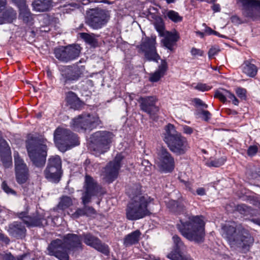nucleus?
Here are the masks:
<instances>
[{
	"label": "nucleus",
	"instance_id": "36",
	"mask_svg": "<svg viewBox=\"0 0 260 260\" xmlns=\"http://www.w3.org/2000/svg\"><path fill=\"white\" fill-rule=\"evenodd\" d=\"M243 72L247 76L253 77L257 72V67L248 61H246L243 64Z\"/></svg>",
	"mask_w": 260,
	"mask_h": 260
},
{
	"label": "nucleus",
	"instance_id": "43",
	"mask_svg": "<svg viewBox=\"0 0 260 260\" xmlns=\"http://www.w3.org/2000/svg\"><path fill=\"white\" fill-rule=\"evenodd\" d=\"M172 240L175 244L176 249H179L183 245V243L181 240V238L177 235H175L172 237Z\"/></svg>",
	"mask_w": 260,
	"mask_h": 260
},
{
	"label": "nucleus",
	"instance_id": "5",
	"mask_svg": "<svg viewBox=\"0 0 260 260\" xmlns=\"http://www.w3.org/2000/svg\"><path fill=\"white\" fill-rule=\"evenodd\" d=\"M26 148L33 164L37 167H43L47 156L46 145L39 139L31 138L26 141Z\"/></svg>",
	"mask_w": 260,
	"mask_h": 260
},
{
	"label": "nucleus",
	"instance_id": "51",
	"mask_svg": "<svg viewBox=\"0 0 260 260\" xmlns=\"http://www.w3.org/2000/svg\"><path fill=\"white\" fill-rule=\"evenodd\" d=\"M183 132L187 135H191L193 132V129L188 126L185 125L183 127Z\"/></svg>",
	"mask_w": 260,
	"mask_h": 260
},
{
	"label": "nucleus",
	"instance_id": "40",
	"mask_svg": "<svg viewBox=\"0 0 260 260\" xmlns=\"http://www.w3.org/2000/svg\"><path fill=\"white\" fill-rule=\"evenodd\" d=\"M154 25L155 26V27L156 29V30L158 32L159 35H164V33L166 31L165 30V26H164V23L162 21V19L158 17L155 19Z\"/></svg>",
	"mask_w": 260,
	"mask_h": 260
},
{
	"label": "nucleus",
	"instance_id": "12",
	"mask_svg": "<svg viewBox=\"0 0 260 260\" xmlns=\"http://www.w3.org/2000/svg\"><path fill=\"white\" fill-rule=\"evenodd\" d=\"M237 4L245 16L253 19L260 17L259 0H237Z\"/></svg>",
	"mask_w": 260,
	"mask_h": 260
},
{
	"label": "nucleus",
	"instance_id": "7",
	"mask_svg": "<svg viewBox=\"0 0 260 260\" xmlns=\"http://www.w3.org/2000/svg\"><path fill=\"white\" fill-rule=\"evenodd\" d=\"M113 138V134L109 131H98L94 133L92 135L93 150L98 154L105 153L110 149Z\"/></svg>",
	"mask_w": 260,
	"mask_h": 260
},
{
	"label": "nucleus",
	"instance_id": "14",
	"mask_svg": "<svg viewBox=\"0 0 260 260\" xmlns=\"http://www.w3.org/2000/svg\"><path fill=\"white\" fill-rule=\"evenodd\" d=\"M80 47L78 45L61 47L54 50L55 57L60 61L68 62L79 56Z\"/></svg>",
	"mask_w": 260,
	"mask_h": 260
},
{
	"label": "nucleus",
	"instance_id": "4",
	"mask_svg": "<svg viewBox=\"0 0 260 260\" xmlns=\"http://www.w3.org/2000/svg\"><path fill=\"white\" fill-rule=\"evenodd\" d=\"M84 188L85 191L82 193L81 197L82 203L84 205L83 208H79L76 211L71 215L73 219H77L82 216L91 217L96 215L95 210L91 206L87 205L91 202L92 197L102 194V188L97 184L91 177L85 176Z\"/></svg>",
	"mask_w": 260,
	"mask_h": 260
},
{
	"label": "nucleus",
	"instance_id": "8",
	"mask_svg": "<svg viewBox=\"0 0 260 260\" xmlns=\"http://www.w3.org/2000/svg\"><path fill=\"white\" fill-rule=\"evenodd\" d=\"M108 12L100 9H90L87 13L86 23L92 28H101L108 22L109 19Z\"/></svg>",
	"mask_w": 260,
	"mask_h": 260
},
{
	"label": "nucleus",
	"instance_id": "31",
	"mask_svg": "<svg viewBox=\"0 0 260 260\" xmlns=\"http://www.w3.org/2000/svg\"><path fill=\"white\" fill-rule=\"evenodd\" d=\"M0 141L2 146L5 149L4 154L0 152L1 159L5 167L8 168L12 166V159L10 154V147H9L5 140L1 139Z\"/></svg>",
	"mask_w": 260,
	"mask_h": 260
},
{
	"label": "nucleus",
	"instance_id": "27",
	"mask_svg": "<svg viewBox=\"0 0 260 260\" xmlns=\"http://www.w3.org/2000/svg\"><path fill=\"white\" fill-rule=\"evenodd\" d=\"M52 0H34L32 3L33 9L39 12L49 11L52 7Z\"/></svg>",
	"mask_w": 260,
	"mask_h": 260
},
{
	"label": "nucleus",
	"instance_id": "61",
	"mask_svg": "<svg viewBox=\"0 0 260 260\" xmlns=\"http://www.w3.org/2000/svg\"><path fill=\"white\" fill-rule=\"evenodd\" d=\"M15 3L17 4H20V5L24 4V0H12Z\"/></svg>",
	"mask_w": 260,
	"mask_h": 260
},
{
	"label": "nucleus",
	"instance_id": "35",
	"mask_svg": "<svg viewBox=\"0 0 260 260\" xmlns=\"http://www.w3.org/2000/svg\"><path fill=\"white\" fill-rule=\"evenodd\" d=\"M17 17V13L12 8H8L3 14L2 23H11Z\"/></svg>",
	"mask_w": 260,
	"mask_h": 260
},
{
	"label": "nucleus",
	"instance_id": "11",
	"mask_svg": "<svg viewBox=\"0 0 260 260\" xmlns=\"http://www.w3.org/2000/svg\"><path fill=\"white\" fill-rule=\"evenodd\" d=\"M61 160L58 155L52 156L48 160L44 171L45 177L53 182H58L61 176Z\"/></svg>",
	"mask_w": 260,
	"mask_h": 260
},
{
	"label": "nucleus",
	"instance_id": "20",
	"mask_svg": "<svg viewBox=\"0 0 260 260\" xmlns=\"http://www.w3.org/2000/svg\"><path fill=\"white\" fill-rule=\"evenodd\" d=\"M170 150L177 155H182L186 152L189 147L185 138L182 135L167 144Z\"/></svg>",
	"mask_w": 260,
	"mask_h": 260
},
{
	"label": "nucleus",
	"instance_id": "26",
	"mask_svg": "<svg viewBox=\"0 0 260 260\" xmlns=\"http://www.w3.org/2000/svg\"><path fill=\"white\" fill-rule=\"evenodd\" d=\"M160 36L164 37V39L162 40L164 45L170 50H173V45L179 38L177 32H172L168 31H165L164 35H161Z\"/></svg>",
	"mask_w": 260,
	"mask_h": 260
},
{
	"label": "nucleus",
	"instance_id": "60",
	"mask_svg": "<svg viewBox=\"0 0 260 260\" xmlns=\"http://www.w3.org/2000/svg\"><path fill=\"white\" fill-rule=\"evenodd\" d=\"M212 10L215 12H217L220 11V8L219 5H218V4H214L213 5V6H212Z\"/></svg>",
	"mask_w": 260,
	"mask_h": 260
},
{
	"label": "nucleus",
	"instance_id": "21",
	"mask_svg": "<svg viewBox=\"0 0 260 260\" xmlns=\"http://www.w3.org/2000/svg\"><path fill=\"white\" fill-rule=\"evenodd\" d=\"M81 238L84 243L87 245L105 254L109 252L108 246L103 244L98 237L94 236L90 233L83 234L81 235Z\"/></svg>",
	"mask_w": 260,
	"mask_h": 260
},
{
	"label": "nucleus",
	"instance_id": "38",
	"mask_svg": "<svg viewBox=\"0 0 260 260\" xmlns=\"http://www.w3.org/2000/svg\"><path fill=\"white\" fill-rule=\"evenodd\" d=\"M80 37L90 46L95 47L97 45L98 41L96 38L98 37V35L82 32L80 34Z\"/></svg>",
	"mask_w": 260,
	"mask_h": 260
},
{
	"label": "nucleus",
	"instance_id": "3",
	"mask_svg": "<svg viewBox=\"0 0 260 260\" xmlns=\"http://www.w3.org/2000/svg\"><path fill=\"white\" fill-rule=\"evenodd\" d=\"M179 218L180 223L177 226L182 235L190 241L203 242L205 235V223L203 216L183 215Z\"/></svg>",
	"mask_w": 260,
	"mask_h": 260
},
{
	"label": "nucleus",
	"instance_id": "23",
	"mask_svg": "<svg viewBox=\"0 0 260 260\" xmlns=\"http://www.w3.org/2000/svg\"><path fill=\"white\" fill-rule=\"evenodd\" d=\"M7 231L10 236L21 239L25 237L26 233V230L24 225L18 221H14L10 224Z\"/></svg>",
	"mask_w": 260,
	"mask_h": 260
},
{
	"label": "nucleus",
	"instance_id": "25",
	"mask_svg": "<svg viewBox=\"0 0 260 260\" xmlns=\"http://www.w3.org/2000/svg\"><path fill=\"white\" fill-rule=\"evenodd\" d=\"M168 70V64L165 60H161L158 69L154 73L150 74L149 80L152 82L158 81L165 74Z\"/></svg>",
	"mask_w": 260,
	"mask_h": 260
},
{
	"label": "nucleus",
	"instance_id": "13",
	"mask_svg": "<svg viewBox=\"0 0 260 260\" xmlns=\"http://www.w3.org/2000/svg\"><path fill=\"white\" fill-rule=\"evenodd\" d=\"M156 37L147 38L138 47L140 50L144 53L145 59L148 61L157 62L160 59L159 55L156 52Z\"/></svg>",
	"mask_w": 260,
	"mask_h": 260
},
{
	"label": "nucleus",
	"instance_id": "19",
	"mask_svg": "<svg viewBox=\"0 0 260 260\" xmlns=\"http://www.w3.org/2000/svg\"><path fill=\"white\" fill-rule=\"evenodd\" d=\"M140 109L150 116L157 113L159 108L156 106L157 99L155 96H140L137 100Z\"/></svg>",
	"mask_w": 260,
	"mask_h": 260
},
{
	"label": "nucleus",
	"instance_id": "32",
	"mask_svg": "<svg viewBox=\"0 0 260 260\" xmlns=\"http://www.w3.org/2000/svg\"><path fill=\"white\" fill-rule=\"evenodd\" d=\"M141 235V233L138 230L128 234L124 239V245L128 247L138 243Z\"/></svg>",
	"mask_w": 260,
	"mask_h": 260
},
{
	"label": "nucleus",
	"instance_id": "45",
	"mask_svg": "<svg viewBox=\"0 0 260 260\" xmlns=\"http://www.w3.org/2000/svg\"><path fill=\"white\" fill-rule=\"evenodd\" d=\"M236 92L238 96L242 100L246 99V90L242 88H238L236 89Z\"/></svg>",
	"mask_w": 260,
	"mask_h": 260
},
{
	"label": "nucleus",
	"instance_id": "59",
	"mask_svg": "<svg viewBox=\"0 0 260 260\" xmlns=\"http://www.w3.org/2000/svg\"><path fill=\"white\" fill-rule=\"evenodd\" d=\"M231 20L232 22L239 24L240 23L239 18L236 16H234L231 17Z\"/></svg>",
	"mask_w": 260,
	"mask_h": 260
},
{
	"label": "nucleus",
	"instance_id": "58",
	"mask_svg": "<svg viewBox=\"0 0 260 260\" xmlns=\"http://www.w3.org/2000/svg\"><path fill=\"white\" fill-rule=\"evenodd\" d=\"M197 193L198 195H200V196H204L205 194V189L204 188H202V187H201V188H199L197 190Z\"/></svg>",
	"mask_w": 260,
	"mask_h": 260
},
{
	"label": "nucleus",
	"instance_id": "63",
	"mask_svg": "<svg viewBox=\"0 0 260 260\" xmlns=\"http://www.w3.org/2000/svg\"><path fill=\"white\" fill-rule=\"evenodd\" d=\"M246 207V206H245L244 205H241V206H239L238 207V209L239 211H241L242 209L243 210H245Z\"/></svg>",
	"mask_w": 260,
	"mask_h": 260
},
{
	"label": "nucleus",
	"instance_id": "10",
	"mask_svg": "<svg viewBox=\"0 0 260 260\" xmlns=\"http://www.w3.org/2000/svg\"><path fill=\"white\" fill-rule=\"evenodd\" d=\"M99 119L90 114H82L74 118L71 126L75 130L91 129L99 124Z\"/></svg>",
	"mask_w": 260,
	"mask_h": 260
},
{
	"label": "nucleus",
	"instance_id": "6",
	"mask_svg": "<svg viewBox=\"0 0 260 260\" xmlns=\"http://www.w3.org/2000/svg\"><path fill=\"white\" fill-rule=\"evenodd\" d=\"M54 140L58 149L65 152L79 145L77 136L69 129L57 127L54 132Z\"/></svg>",
	"mask_w": 260,
	"mask_h": 260
},
{
	"label": "nucleus",
	"instance_id": "48",
	"mask_svg": "<svg viewBox=\"0 0 260 260\" xmlns=\"http://www.w3.org/2000/svg\"><path fill=\"white\" fill-rule=\"evenodd\" d=\"M193 102L195 103L197 107H201L203 108H207V105L205 104L201 99L196 98L193 100Z\"/></svg>",
	"mask_w": 260,
	"mask_h": 260
},
{
	"label": "nucleus",
	"instance_id": "52",
	"mask_svg": "<svg viewBox=\"0 0 260 260\" xmlns=\"http://www.w3.org/2000/svg\"><path fill=\"white\" fill-rule=\"evenodd\" d=\"M201 114L203 115L202 118L204 120L207 121L210 118L211 114L209 111L203 110L201 112Z\"/></svg>",
	"mask_w": 260,
	"mask_h": 260
},
{
	"label": "nucleus",
	"instance_id": "39",
	"mask_svg": "<svg viewBox=\"0 0 260 260\" xmlns=\"http://www.w3.org/2000/svg\"><path fill=\"white\" fill-rule=\"evenodd\" d=\"M19 17L25 22L29 21L31 18L30 13L24 3L20 5Z\"/></svg>",
	"mask_w": 260,
	"mask_h": 260
},
{
	"label": "nucleus",
	"instance_id": "22",
	"mask_svg": "<svg viewBox=\"0 0 260 260\" xmlns=\"http://www.w3.org/2000/svg\"><path fill=\"white\" fill-rule=\"evenodd\" d=\"M17 215L27 227L40 226L43 225L44 219L38 214L29 216L27 212H21L18 213Z\"/></svg>",
	"mask_w": 260,
	"mask_h": 260
},
{
	"label": "nucleus",
	"instance_id": "2",
	"mask_svg": "<svg viewBox=\"0 0 260 260\" xmlns=\"http://www.w3.org/2000/svg\"><path fill=\"white\" fill-rule=\"evenodd\" d=\"M127 192L131 198L125 210L127 219L137 220L151 214L148 208L151 199L141 193V187L139 185H136L129 188Z\"/></svg>",
	"mask_w": 260,
	"mask_h": 260
},
{
	"label": "nucleus",
	"instance_id": "53",
	"mask_svg": "<svg viewBox=\"0 0 260 260\" xmlns=\"http://www.w3.org/2000/svg\"><path fill=\"white\" fill-rule=\"evenodd\" d=\"M2 187L4 190L7 193H12L14 192L12 189L9 188L5 182H3L2 183Z\"/></svg>",
	"mask_w": 260,
	"mask_h": 260
},
{
	"label": "nucleus",
	"instance_id": "17",
	"mask_svg": "<svg viewBox=\"0 0 260 260\" xmlns=\"http://www.w3.org/2000/svg\"><path fill=\"white\" fill-rule=\"evenodd\" d=\"M48 254L59 260H69V255L62 240L55 239L51 242L47 247Z\"/></svg>",
	"mask_w": 260,
	"mask_h": 260
},
{
	"label": "nucleus",
	"instance_id": "30",
	"mask_svg": "<svg viewBox=\"0 0 260 260\" xmlns=\"http://www.w3.org/2000/svg\"><path fill=\"white\" fill-rule=\"evenodd\" d=\"M165 131L164 140L167 144L181 135L180 133L176 130L175 126L170 123L166 126Z\"/></svg>",
	"mask_w": 260,
	"mask_h": 260
},
{
	"label": "nucleus",
	"instance_id": "15",
	"mask_svg": "<svg viewBox=\"0 0 260 260\" xmlns=\"http://www.w3.org/2000/svg\"><path fill=\"white\" fill-rule=\"evenodd\" d=\"M157 159V166L161 171L169 173L174 169V159L166 148L162 147L159 149Z\"/></svg>",
	"mask_w": 260,
	"mask_h": 260
},
{
	"label": "nucleus",
	"instance_id": "47",
	"mask_svg": "<svg viewBox=\"0 0 260 260\" xmlns=\"http://www.w3.org/2000/svg\"><path fill=\"white\" fill-rule=\"evenodd\" d=\"M191 54L192 56H203L204 52L203 50L198 49L194 47L191 48L190 51Z\"/></svg>",
	"mask_w": 260,
	"mask_h": 260
},
{
	"label": "nucleus",
	"instance_id": "29",
	"mask_svg": "<svg viewBox=\"0 0 260 260\" xmlns=\"http://www.w3.org/2000/svg\"><path fill=\"white\" fill-rule=\"evenodd\" d=\"M66 100L68 105L74 110L79 109L82 105L80 99L72 91H69L66 93Z\"/></svg>",
	"mask_w": 260,
	"mask_h": 260
},
{
	"label": "nucleus",
	"instance_id": "28",
	"mask_svg": "<svg viewBox=\"0 0 260 260\" xmlns=\"http://www.w3.org/2000/svg\"><path fill=\"white\" fill-rule=\"evenodd\" d=\"M214 96L216 98H218L223 103H224L226 101V98L230 99L232 101L233 104L235 105H238L239 101L236 98L235 95L229 91L224 89H221L220 90H217L215 93Z\"/></svg>",
	"mask_w": 260,
	"mask_h": 260
},
{
	"label": "nucleus",
	"instance_id": "18",
	"mask_svg": "<svg viewBox=\"0 0 260 260\" xmlns=\"http://www.w3.org/2000/svg\"><path fill=\"white\" fill-rule=\"evenodd\" d=\"M14 159L16 180L19 184L24 183L29 177L28 168L18 152L14 153Z\"/></svg>",
	"mask_w": 260,
	"mask_h": 260
},
{
	"label": "nucleus",
	"instance_id": "42",
	"mask_svg": "<svg viewBox=\"0 0 260 260\" xmlns=\"http://www.w3.org/2000/svg\"><path fill=\"white\" fill-rule=\"evenodd\" d=\"M225 161V159L221 157L214 160H209L206 162V165L208 167H219L222 165Z\"/></svg>",
	"mask_w": 260,
	"mask_h": 260
},
{
	"label": "nucleus",
	"instance_id": "50",
	"mask_svg": "<svg viewBox=\"0 0 260 260\" xmlns=\"http://www.w3.org/2000/svg\"><path fill=\"white\" fill-rule=\"evenodd\" d=\"M142 167H144V171L146 172L149 173L151 169V165L149 162L147 160H143L142 161Z\"/></svg>",
	"mask_w": 260,
	"mask_h": 260
},
{
	"label": "nucleus",
	"instance_id": "41",
	"mask_svg": "<svg viewBox=\"0 0 260 260\" xmlns=\"http://www.w3.org/2000/svg\"><path fill=\"white\" fill-rule=\"evenodd\" d=\"M167 15L170 19L175 23L181 22L182 20V17L177 12L173 10L169 11Z\"/></svg>",
	"mask_w": 260,
	"mask_h": 260
},
{
	"label": "nucleus",
	"instance_id": "37",
	"mask_svg": "<svg viewBox=\"0 0 260 260\" xmlns=\"http://www.w3.org/2000/svg\"><path fill=\"white\" fill-rule=\"evenodd\" d=\"M73 205L72 198L67 196H63L59 198L57 208L60 210H64Z\"/></svg>",
	"mask_w": 260,
	"mask_h": 260
},
{
	"label": "nucleus",
	"instance_id": "1",
	"mask_svg": "<svg viewBox=\"0 0 260 260\" xmlns=\"http://www.w3.org/2000/svg\"><path fill=\"white\" fill-rule=\"evenodd\" d=\"M222 236L226 240L231 248L239 249L243 252L249 251L253 245L254 239L249 231L241 224L235 223L222 226Z\"/></svg>",
	"mask_w": 260,
	"mask_h": 260
},
{
	"label": "nucleus",
	"instance_id": "9",
	"mask_svg": "<svg viewBox=\"0 0 260 260\" xmlns=\"http://www.w3.org/2000/svg\"><path fill=\"white\" fill-rule=\"evenodd\" d=\"M123 158L121 154H117L114 159L103 168L101 175L105 182L110 183L117 177L121 167L120 162Z\"/></svg>",
	"mask_w": 260,
	"mask_h": 260
},
{
	"label": "nucleus",
	"instance_id": "56",
	"mask_svg": "<svg viewBox=\"0 0 260 260\" xmlns=\"http://www.w3.org/2000/svg\"><path fill=\"white\" fill-rule=\"evenodd\" d=\"M7 4V0H0V13L5 9Z\"/></svg>",
	"mask_w": 260,
	"mask_h": 260
},
{
	"label": "nucleus",
	"instance_id": "49",
	"mask_svg": "<svg viewBox=\"0 0 260 260\" xmlns=\"http://www.w3.org/2000/svg\"><path fill=\"white\" fill-rule=\"evenodd\" d=\"M258 148L256 146H250L247 150V154L249 156H253L257 152Z\"/></svg>",
	"mask_w": 260,
	"mask_h": 260
},
{
	"label": "nucleus",
	"instance_id": "55",
	"mask_svg": "<svg viewBox=\"0 0 260 260\" xmlns=\"http://www.w3.org/2000/svg\"><path fill=\"white\" fill-rule=\"evenodd\" d=\"M0 240L6 244H8L10 242L9 239L7 236H5L4 234L1 233H0Z\"/></svg>",
	"mask_w": 260,
	"mask_h": 260
},
{
	"label": "nucleus",
	"instance_id": "44",
	"mask_svg": "<svg viewBox=\"0 0 260 260\" xmlns=\"http://www.w3.org/2000/svg\"><path fill=\"white\" fill-rule=\"evenodd\" d=\"M194 88L201 91H205L209 90L211 87L206 84L199 83L194 87Z\"/></svg>",
	"mask_w": 260,
	"mask_h": 260
},
{
	"label": "nucleus",
	"instance_id": "62",
	"mask_svg": "<svg viewBox=\"0 0 260 260\" xmlns=\"http://www.w3.org/2000/svg\"><path fill=\"white\" fill-rule=\"evenodd\" d=\"M212 31H213V30H212L210 27H207L206 29V32L208 33L209 34H212Z\"/></svg>",
	"mask_w": 260,
	"mask_h": 260
},
{
	"label": "nucleus",
	"instance_id": "16",
	"mask_svg": "<svg viewBox=\"0 0 260 260\" xmlns=\"http://www.w3.org/2000/svg\"><path fill=\"white\" fill-rule=\"evenodd\" d=\"M60 76L59 82L64 88L70 82L78 80L81 76V72L78 67L73 66H64L60 70Z\"/></svg>",
	"mask_w": 260,
	"mask_h": 260
},
{
	"label": "nucleus",
	"instance_id": "34",
	"mask_svg": "<svg viewBox=\"0 0 260 260\" xmlns=\"http://www.w3.org/2000/svg\"><path fill=\"white\" fill-rule=\"evenodd\" d=\"M167 257L171 260H193L189 255L183 254L177 249L168 254Z\"/></svg>",
	"mask_w": 260,
	"mask_h": 260
},
{
	"label": "nucleus",
	"instance_id": "54",
	"mask_svg": "<svg viewBox=\"0 0 260 260\" xmlns=\"http://www.w3.org/2000/svg\"><path fill=\"white\" fill-rule=\"evenodd\" d=\"M3 260H17L11 253L5 254L3 256Z\"/></svg>",
	"mask_w": 260,
	"mask_h": 260
},
{
	"label": "nucleus",
	"instance_id": "46",
	"mask_svg": "<svg viewBox=\"0 0 260 260\" xmlns=\"http://www.w3.org/2000/svg\"><path fill=\"white\" fill-rule=\"evenodd\" d=\"M220 51V49L217 47H212L208 52V56L209 58L213 57Z\"/></svg>",
	"mask_w": 260,
	"mask_h": 260
},
{
	"label": "nucleus",
	"instance_id": "64",
	"mask_svg": "<svg viewBox=\"0 0 260 260\" xmlns=\"http://www.w3.org/2000/svg\"><path fill=\"white\" fill-rule=\"evenodd\" d=\"M184 182L185 185L186 186V187L188 188V189L189 190H190L191 188L190 187V183L189 182Z\"/></svg>",
	"mask_w": 260,
	"mask_h": 260
},
{
	"label": "nucleus",
	"instance_id": "57",
	"mask_svg": "<svg viewBox=\"0 0 260 260\" xmlns=\"http://www.w3.org/2000/svg\"><path fill=\"white\" fill-rule=\"evenodd\" d=\"M17 260H33L32 258L27 254H24L19 257H18Z\"/></svg>",
	"mask_w": 260,
	"mask_h": 260
},
{
	"label": "nucleus",
	"instance_id": "24",
	"mask_svg": "<svg viewBox=\"0 0 260 260\" xmlns=\"http://www.w3.org/2000/svg\"><path fill=\"white\" fill-rule=\"evenodd\" d=\"M81 235L78 236L74 234H68L64 236L63 241L67 250L81 248Z\"/></svg>",
	"mask_w": 260,
	"mask_h": 260
},
{
	"label": "nucleus",
	"instance_id": "33",
	"mask_svg": "<svg viewBox=\"0 0 260 260\" xmlns=\"http://www.w3.org/2000/svg\"><path fill=\"white\" fill-rule=\"evenodd\" d=\"M167 207L172 212L177 214H184L185 209L183 205L178 203L174 200H170L167 204Z\"/></svg>",
	"mask_w": 260,
	"mask_h": 260
}]
</instances>
